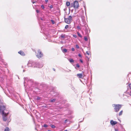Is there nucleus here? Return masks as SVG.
Here are the masks:
<instances>
[{"instance_id": "nucleus-25", "label": "nucleus", "mask_w": 131, "mask_h": 131, "mask_svg": "<svg viewBox=\"0 0 131 131\" xmlns=\"http://www.w3.org/2000/svg\"><path fill=\"white\" fill-rule=\"evenodd\" d=\"M69 27L67 25H66L65 26V29H67Z\"/></svg>"}, {"instance_id": "nucleus-31", "label": "nucleus", "mask_w": 131, "mask_h": 131, "mask_svg": "<svg viewBox=\"0 0 131 131\" xmlns=\"http://www.w3.org/2000/svg\"><path fill=\"white\" fill-rule=\"evenodd\" d=\"M86 54H87L88 55H89V54H90V53H89V52H88V51H86Z\"/></svg>"}, {"instance_id": "nucleus-46", "label": "nucleus", "mask_w": 131, "mask_h": 131, "mask_svg": "<svg viewBox=\"0 0 131 131\" xmlns=\"http://www.w3.org/2000/svg\"><path fill=\"white\" fill-rule=\"evenodd\" d=\"M130 95L131 96V94H130Z\"/></svg>"}, {"instance_id": "nucleus-44", "label": "nucleus", "mask_w": 131, "mask_h": 131, "mask_svg": "<svg viewBox=\"0 0 131 131\" xmlns=\"http://www.w3.org/2000/svg\"><path fill=\"white\" fill-rule=\"evenodd\" d=\"M48 131H51V130H48Z\"/></svg>"}, {"instance_id": "nucleus-1", "label": "nucleus", "mask_w": 131, "mask_h": 131, "mask_svg": "<svg viewBox=\"0 0 131 131\" xmlns=\"http://www.w3.org/2000/svg\"><path fill=\"white\" fill-rule=\"evenodd\" d=\"M5 107L4 106H0V113L2 115L3 119V121H6L7 120L8 121H10V120L7 119V117L8 116V113L5 112Z\"/></svg>"}, {"instance_id": "nucleus-42", "label": "nucleus", "mask_w": 131, "mask_h": 131, "mask_svg": "<svg viewBox=\"0 0 131 131\" xmlns=\"http://www.w3.org/2000/svg\"><path fill=\"white\" fill-rule=\"evenodd\" d=\"M41 20H43L42 19V18H41Z\"/></svg>"}, {"instance_id": "nucleus-39", "label": "nucleus", "mask_w": 131, "mask_h": 131, "mask_svg": "<svg viewBox=\"0 0 131 131\" xmlns=\"http://www.w3.org/2000/svg\"><path fill=\"white\" fill-rule=\"evenodd\" d=\"M115 131H118V130L116 129H115Z\"/></svg>"}, {"instance_id": "nucleus-27", "label": "nucleus", "mask_w": 131, "mask_h": 131, "mask_svg": "<svg viewBox=\"0 0 131 131\" xmlns=\"http://www.w3.org/2000/svg\"><path fill=\"white\" fill-rule=\"evenodd\" d=\"M41 8L43 9H44V6L43 5H41Z\"/></svg>"}, {"instance_id": "nucleus-30", "label": "nucleus", "mask_w": 131, "mask_h": 131, "mask_svg": "<svg viewBox=\"0 0 131 131\" xmlns=\"http://www.w3.org/2000/svg\"><path fill=\"white\" fill-rule=\"evenodd\" d=\"M78 56L80 57L81 58L82 57V56H81V54H79Z\"/></svg>"}, {"instance_id": "nucleus-24", "label": "nucleus", "mask_w": 131, "mask_h": 131, "mask_svg": "<svg viewBox=\"0 0 131 131\" xmlns=\"http://www.w3.org/2000/svg\"><path fill=\"white\" fill-rule=\"evenodd\" d=\"M51 23H52L53 24L54 23V20H51Z\"/></svg>"}, {"instance_id": "nucleus-21", "label": "nucleus", "mask_w": 131, "mask_h": 131, "mask_svg": "<svg viewBox=\"0 0 131 131\" xmlns=\"http://www.w3.org/2000/svg\"><path fill=\"white\" fill-rule=\"evenodd\" d=\"M43 127H44L46 128V127H48V125H47L46 124H44L43 125Z\"/></svg>"}, {"instance_id": "nucleus-45", "label": "nucleus", "mask_w": 131, "mask_h": 131, "mask_svg": "<svg viewBox=\"0 0 131 131\" xmlns=\"http://www.w3.org/2000/svg\"><path fill=\"white\" fill-rule=\"evenodd\" d=\"M34 3H35L34 2H33V3L34 4Z\"/></svg>"}, {"instance_id": "nucleus-15", "label": "nucleus", "mask_w": 131, "mask_h": 131, "mask_svg": "<svg viewBox=\"0 0 131 131\" xmlns=\"http://www.w3.org/2000/svg\"><path fill=\"white\" fill-rule=\"evenodd\" d=\"M66 5L67 6H69L70 5V2H67L66 3Z\"/></svg>"}, {"instance_id": "nucleus-18", "label": "nucleus", "mask_w": 131, "mask_h": 131, "mask_svg": "<svg viewBox=\"0 0 131 131\" xmlns=\"http://www.w3.org/2000/svg\"><path fill=\"white\" fill-rule=\"evenodd\" d=\"M77 34H78V36L79 37H82V36L80 34L79 32H77Z\"/></svg>"}, {"instance_id": "nucleus-8", "label": "nucleus", "mask_w": 131, "mask_h": 131, "mask_svg": "<svg viewBox=\"0 0 131 131\" xmlns=\"http://www.w3.org/2000/svg\"><path fill=\"white\" fill-rule=\"evenodd\" d=\"M77 76L80 78H82L84 77V76L81 73L78 74H77Z\"/></svg>"}, {"instance_id": "nucleus-11", "label": "nucleus", "mask_w": 131, "mask_h": 131, "mask_svg": "<svg viewBox=\"0 0 131 131\" xmlns=\"http://www.w3.org/2000/svg\"><path fill=\"white\" fill-rule=\"evenodd\" d=\"M60 37L64 39L65 38L64 35L62 34L60 36Z\"/></svg>"}, {"instance_id": "nucleus-28", "label": "nucleus", "mask_w": 131, "mask_h": 131, "mask_svg": "<svg viewBox=\"0 0 131 131\" xmlns=\"http://www.w3.org/2000/svg\"><path fill=\"white\" fill-rule=\"evenodd\" d=\"M40 99V97L38 96L37 97V100H38Z\"/></svg>"}, {"instance_id": "nucleus-38", "label": "nucleus", "mask_w": 131, "mask_h": 131, "mask_svg": "<svg viewBox=\"0 0 131 131\" xmlns=\"http://www.w3.org/2000/svg\"><path fill=\"white\" fill-rule=\"evenodd\" d=\"M48 1V0H45V1L46 2H47Z\"/></svg>"}, {"instance_id": "nucleus-14", "label": "nucleus", "mask_w": 131, "mask_h": 131, "mask_svg": "<svg viewBox=\"0 0 131 131\" xmlns=\"http://www.w3.org/2000/svg\"><path fill=\"white\" fill-rule=\"evenodd\" d=\"M4 131H10L8 127H6Z\"/></svg>"}, {"instance_id": "nucleus-32", "label": "nucleus", "mask_w": 131, "mask_h": 131, "mask_svg": "<svg viewBox=\"0 0 131 131\" xmlns=\"http://www.w3.org/2000/svg\"><path fill=\"white\" fill-rule=\"evenodd\" d=\"M71 50H72V51H74V48H72L71 49Z\"/></svg>"}, {"instance_id": "nucleus-23", "label": "nucleus", "mask_w": 131, "mask_h": 131, "mask_svg": "<svg viewBox=\"0 0 131 131\" xmlns=\"http://www.w3.org/2000/svg\"><path fill=\"white\" fill-rule=\"evenodd\" d=\"M76 66L77 67L79 68L80 67V66L79 64L77 63L76 64Z\"/></svg>"}, {"instance_id": "nucleus-26", "label": "nucleus", "mask_w": 131, "mask_h": 131, "mask_svg": "<svg viewBox=\"0 0 131 131\" xmlns=\"http://www.w3.org/2000/svg\"><path fill=\"white\" fill-rule=\"evenodd\" d=\"M73 36L74 38H76L77 36L76 35H73Z\"/></svg>"}, {"instance_id": "nucleus-40", "label": "nucleus", "mask_w": 131, "mask_h": 131, "mask_svg": "<svg viewBox=\"0 0 131 131\" xmlns=\"http://www.w3.org/2000/svg\"><path fill=\"white\" fill-rule=\"evenodd\" d=\"M63 131H67V130H64Z\"/></svg>"}, {"instance_id": "nucleus-29", "label": "nucleus", "mask_w": 131, "mask_h": 131, "mask_svg": "<svg viewBox=\"0 0 131 131\" xmlns=\"http://www.w3.org/2000/svg\"><path fill=\"white\" fill-rule=\"evenodd\" d=\"M76 48H77L78 49L79 48V46H78V45H76Z\"/></svg>"}, {"instance_id": "nucleus-10", "label": "nucleus", "mask_w": 131, "mask_h": 131, "mask_svg": "<svg viewBox=\"0 0 131 131\" xmlns=\"http://www.w3.org/2000/svg\"><path fill=\"white\" fill-rule=\"evenodd\" d=\"M36 64H34V65H35L37 66H39L40 65H42L43 66V64H40L39 63H36L35 62Z\"/></svg>"}, {"instance_id": "nucleus-37", "label": "nucleus", "mask_w": 131, "mask_h": 131, "mask_svg": "<svg viewBox=\"0 0 131 131\" xmlns=\"http://www.w3.org/2000/svg\"><path fill=\"white\" fill-rule=\"evenodd\" d=\"M77 28H78V29H79L80 28V27H79V26H77Z\"/></svg>"}, {"instance_id": "nucleus-13", "label": "nucleus", "mask_w": 131, "mask_h": 131, "mask_svg": "<svg viewBox=\"0 0 131 131\" xmlns=\"http://www.w3.org/2000/svg\"><path fill=\"white\" fill-rule=\"evenodd\" d=\"M128 77H129V79L131 80V73H129L128 75Z\"/></svg>"}, {"instance_id": "nucleus-19", "label": "nucleus", "mask_w": 131, "mask_h": 131, "mask_svg": "<svg viewBox=\"0 0 131 131\" xmlns=\"http://www.w3.org/2000/svg\"><path fill=\"white\" fill-rule=\"evenodd\" d=\"M55 101V99H53L52 100H50V102H54Z\"/></svg>"}, {"instance_id": "nucleus-34", "label": "nucleus", "mask_w": 131, "mask_h": 131, "mask_svg": "<svg viewBox=\"0 0 131 131\" xmlns=\"http://www.w3.org/2000/svg\"><path fill=\"white\" fill-rule=\"evenodd\" d=\"M36 12L37 13H38L39 12V11L38 10H36Z\"/></svg>"}, {"instance_id": "nucleus-36", "label": "nucleus", "mask_w": 131, "mask_h": 131, "mask_svg": "<svg viewBox=\"0 0 131 131\" xmlns=\"http://www.w3.org/2000/svg\"><path fill=\"white\" fill-rule=\"evenodd\" d=\"M27 79V78H25V81H26V79Z\"/></svg>"}, {"instance_id": "nucleus-7", "label": "nucleus", "mask_w": 131, "mask_h": 131, "mask_svg": "<svg viewBox=\"0 0 131 131\" xmlns=\"http://www.w3.org/2000/svg\"><path fill=\"white\" fill-rule=\"evenodd\" d=\"M110 123L112 125H114L117 123V122L116 121H114L111 120L110 121Z\"/></svg>"}, {"instance_id": "nucleus-35", "label": "nucleus", "mask_w": 131, "mask_h": 131, "mask_svg": "<svg viewBox=\"0 0 131 131\" xmlns=\"http://www.w3.org/2000/svg\"><path fill=\"white\" fill-rule=\"evenodd\" d=\"M67 119H66L65 121V123H66L67 122Z\"/></svg>"}, {"instance_id": "nucleus-33", "label": "nucleus", "mask_w": 131, "mask_h": 131, "mask_svg": "<svg viewBox=\"0 0 131 131\" xmlns=\"http://www.w3.org/2000/svg\"><path fill=\"white\" fill-rule=\"evenodd\" d=\"M80 61L81 63H83V61L81 59H80Z\"/></svg>"}, {"instance_id": "nucleus-22", "label": "nucleus", "mask_w": 131, "mask_h": 131, "mask_svg": "<svg viewBox=\"0 0 131 131\" xmlns=\"http://www.w3.org/2000/svg\"><path fill=\"white\" fill-rule=\"evenodd\" d=\"M51 127L52 128H55L56 127L54 125H52L51 126Z\"/></svg>"}, {"instance_id": "nucleus-12", "label": "nucleus", "mask_w": 131, "mask_h": 131, "mask_svg": "<svg viewBox=\"0 0 131 131\" xmlns=\"http://www.w3.org/2000/svg\"><path fill=\"white\" fill-rule=\"evenodd\" d=\"M68 60H69V62L71 63H72V62H73L74 61V60L72 59H68Z\"/></svg>"}, {"instance_id": "nucleus-16", "label": "nucleus", "mask_w": 131, "mask_h": 131, "mask_svg": "<svg viewBox=\"0 0 131 131\" xmlns=\"http://www.w3.org/2000/svg\"><path fill=\"white\" fill-rule=\"evenodd\" d=\"M123 112V111L122 110L119 113V116H120L122 114Z\"/></svg>"}, {"instance_id": "nucleus-4", "label": "nucleus", "mask_w": 131, "mask_h": 131, "mask_svg": "<svg viewBox=\"0 0 131 131\" xmlns=\"http://www.w3.org/2000/svg\"><path fill=\"white\" fill-rule=\"evenodd\" d=\"M113 106L114 107V109L115 111L117 112L119 111V109L121 107L122 105L114 104L113 105Z\"/></svg>"}, {"instance_id": "nucleus-3", "label": "nucleus", "mask_w": 131, "mask_h": 131, "mask_svg": "<svg viewBox=\"0 0 131 131\" xmlns=\"http://www.w3.org/2000/svg\"><path fill=\"white\" fill-rule=\"evenodd\" d=\"M71 6L73 7L75 9L78 8L79 4L78 1H75L74 2L72 3L71 4Z\"/></svg>"}, {"instance_id": "nucleus-9", "label": "nucleus", "mask_w": 131, "mask_h": 131, "mask_svg": "<svg viewBox=\"0 0 131 131\" xmlns=\"http://www.w3.org/2000/svg\"><path fill=\"white\" fill-rule=\"evenodd\" d=\"M18 53L20 54L21 55L23 56H24L25 54V53L23 51H20L18 52Z\"/></svg>"}, {"instance_id": "nucleus-17", "label": "nucleus", "mask_w": 131, "mask_h": 131, "mask_svg": "<svg viewBox=\"0 0 131 131\" xmlns=\"http://www.w3.org/2000/svg\"><path fill=\"white\" fill-rule=\"evenodd\" d=\"M67 51V50L66 49H64L63 51V52L65 53Z\"/></svg>"}, {"instance_id": "nucleus-5", "label": "nucleus", "mask_w": 131, "mask_h": 131, "mask_svg": "<svg viewBox=\"0 0 131 131\" xmlns=\"http://www.w3.org/2000/svg\"><path fill=\"white\" fill-rule=\"evenodd\" d=\"M72 18V17L70 16L68 18H65V21L66 23L68 24H69L70 23L71 20Z\"/></svg>"}, {"instance_id": "nucleus-6", "label": "nucleus", "mask_w": 131, "mask_h": 131, "mask_svg": "<svg viewBox=\"0 0 131 131\" xmlns=\"http://www.w3.org/2000/svg\"><path fill=\"white\" fill-rule=\"evenodd\" d=\"M42 54L41 52L39 50L37 51V53L36 55V56L38 58H39L41 57L42 56Z\"/></svg>"}, {"instance_id": "nucleus-2", "label": "nucleus", "mask_w": 131, "mask_h": 131, "mask_svg": "<svg viewBox=\"0 0 131 131\" xmlns=\"http://www.w3.org/2000/svg\"><path fill=\"white\" fill-rule=\"evenodd\" d=\"M35 62L32 61H29L27 64V65L28 67H34L38 68H41L43 66L42 65H40L39 66H37L36 65H34V64H36Z\"/></svg>"}, {"instance_id": "nucleus-20", "label": "nucleus", "mask_w": 131, "mask_h": 131, "mask_svg": "<svg viewBox=\"0 0 131 131\" xmlns=\"http://www.w3.org/2000/svg\"><path fill=\"white\" fill-rule=\"evenodd\" d=\"M84 39L86 41H87L88 40V38L86 36L85 37H84Z\"/></svg>"}, {"instance_id": "nucleus-43", "label": "nucleus", "mask_w": 131, "mask_h": 131, "mask_svg": "<svg viewBox=\"0 0 131 131\" xmlns=\"http://www.w3.org/2000/svg\"><path fill=\"white\" fill-rule=\"evenodd\" d=\"M52 6H50V8H52Z\"/></svg>"}, {"instance_id": "nucleus-41", "label": "nucleus", "mask_w": 131, "mask_h": 131, "mask_svg": "<svg viewBox=\"0 0 131 131\" xmlns=\"http://www.w3.org/2000/svg\"><path fill=\"white\" fill-rule=\"evenodd\" d=\"M53 70H54V71H55V69H53Z\"/></svg>"}]
</instances>
